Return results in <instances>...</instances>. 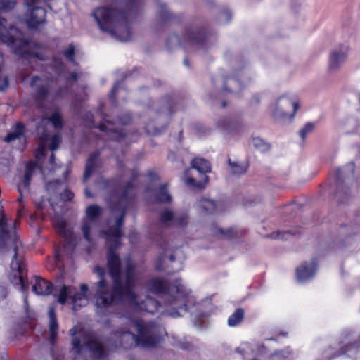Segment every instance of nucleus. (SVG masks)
<instances>
[{
	"mask_svg": "<svg viewBox=\"0 0 360 360\" xmlns=\"http://www.w3.org/2000/svg\"><path fill=\"white\" fill-rule=\"evenodd\" d=\"M350 333H347L345 335L344 339L340 342V349L333 356V357H338L342 355H348L349 352H357L360 347V342L359 341H351L349 338Z\"/></svg>",
	"mask_w": 360,
	"mask_h": 360,
	"instance_id": "412c9836",
	"label": "nucleus"
},
{
	"mask_svg": "<svg viewBox=\"0 0 360 360\" xmlns=\"http://www.w3.org/2000/svg\"><path fill=\"white\" fill-rule=\"evenodd\" d=\"M148 290L162 296L165 309L162 315L172 318L182 316L187 313L195 300L191 295V290L183 283L181 278H177L167 283L162 278H153L147 283Z\"/></svg>",
	"mask_w": 360,
	"mask_h": 360,
	"instance_id": "f03ea898",
	"label": "nucleus"
},
{
	"mask_svg": "<svg viewBox=\"0 0 360 360\" xmlns=\"http://www.w3.org/2000/svg\"><path fill=\"white\" fill-rule=\"evenodd\" d=\"M75 53V48L72 45H70L67 49L64 51V55L67 59L73 62L72 57Z\"/></svg>",
	"mask_w": 360,
	"mask_h": 360,
	"instance_id": "c03bdc74",
	"label": "nucleus"
},
{
	"mask_svg": "<svg viewBox=\"0 0 360 360\" xmlns=\"http://www.w3.org/2000/svg\"><path fill=\"white\" fill-rule=\"evenodd\" d=\"M118 84H116L114 87L112 88V91H111V94H113L115 91H117V86H118Z\"/></svg>",
	"mask_w": 360,
	"mask_h": 360,
	"instance_id": "4d7b16f0",
	"label": "nucleus"
},
{
	"mask_svg": "<svg viewBox=\"0 0 360 360\" xmlns=\"http://www.w3.org/2000/svg\"><path fill=\"white\" fill-rule=\"evenodd\" d=\"M292 353L289 347L285 348L281 350L275 351L270 356L271 360H285Z\"/></svg>",
	"mask_w": 360,
	"mask_h": 360,
	"instance_id": "c9c22d12",
	"label": "nucleus"
},
{
	"mask_svg": "<svg viewBox=\"0 0 360 360\" xmlns=\"http://www.w3.org/2000/svg\"><path fill=\"white\" fill-rule=\"evenodd\" d=\"M7 21L0 18V40L11 48L12 51L23 57H36L43 60L40 46L24 39L21 31L13 26L6 27Z\"/></svg>",
	"mask_w": 360,
	"mask_h": 360,
	"instance_id": "0eeeda50",
	"label": "nucleus"
},
{
	"mask_svg": "<svg viewBox=\"0 0 360 360\" xmlns=\"http://www.w3.org/2000/svg\"><path fill=\"white\" fill-rule=\"evenodd\" d=\"M124 11L118 12L109 7H98L94 10L92 16L99 29L121 41L131 39V33L127 17L139 7V0H126L122 2Z\"/></svg>",
	"mask_w": 360,
	"mask_h": 360,
	"instance_id": "7ed1b4c3",
	"label": "nucleus"
},
{
	"mask_svg": "<svg viewBox=\"0 0 360 360\" xmlns=\"http://www.w3.org/2000/svg\"><path fill=\"white\" fill-rule=\"evenodd\" d=\"M340 195H341V193L340 192H338L336 195V198H337V200L338 201H340V203H343L344 201L343 200H340Z\"/></svg>",
	"mask_w": 360,
	"mask_h": 360,
	"instance_id": "6e6d98bb",
	"label": "nucleus"
},
{
	"mask_svg": "<svg viewBox=\"0 0 360 360\" xmlns=\"http://www.w3.org/2000/svg\"><path fill=\"white\" fill-rule=\"evenodd\" d=\"M73 198V193L70 191H65L61 194V198L62 200L66 201V200H70Z\"/></svg>",
	"mask_w": 360,
	"mask_h": 360,
	"instance_id": "49530a36",
	"label": "nucleus"
},
{
	"mask_svg": "<svg viewBox=\"0 0 360 360\" xmlns=\"http://www.w3.org/2000/svg\"><path fill=\"white\" fill-rule=\"evenodd\" d=\"M85 195L88 198H91L93 196L87 188L85 189Z\"/></svg>",
	"mask_w": 360,
	"mask_h": 360,
	"instance_id": "5fc2aeb1",
	"label": "nucleus"
},
{
	"mask_svg": "<svg viewBox=\"0 0 360 360\" xmlns=\"http://www.w3.org/2000/svg\"><path fill=\"white\" fill-rule=\"evenodd\" d=\"M196 34L194 33V32H192V33H189L188 34V40L190 41V43L191 44H194V43H197V39H196Z\"/></svg>",
	"mask_w": 360,
	"mask_h": 360,
	"instance_id": "09e8293b",
	"label": "nucleus"
},
{
	"mask_svg": "<svg viewBox=\"0 0 360 360\" xmlns=\"http://www.w3.org/2000/svg\"><path fill=\"white\" fill-rule=\"evenodd\" d=\"M199 207L207 214H219L225 210V205L222 202H214L203 198L198 202Z\"/></svg>",
	"mask_w": 360,
	"mask_h": 360,
	"instance_id": "aec40b11",
	"label": "nucleus"
},
{
	"mask_svg": "<svg viewBox=\"0 0 360 360\" xmlns=\"http://www.w3.org/2000/svg\"><path fill=\"white\" fill-rule=\"evenodd\" d=\"M293 235L294 233L290 231L277 230L272 231L271 234L263 235V236L271 239L288 240Z\"/></svg>",
	"mask_w": 360,
	"mask_h": 360,
	"instance_id": "473e14b6",
	"label": "nucleus"
},
{
	"mask_svg": "<svg viewBox=\"0 0 360 360\" xmlns=\"http://www.w3.org/2000/svg\"><path fill=\"white\" fill-rule=\"evenodd\" d=\"M56 233L64 239L65 252L72 253L77 244V238L72 231V226H56Z\"/></svg>",
	"mask_w": 360,
	"mask_h": 360,
	"instance_id": "a211bd4d",
	"label": "nucleus"
},
{
	"mask_svg": "<svg viewBox=\"0 0 360 360\" xmlns=\"http://www.w3.org/2000/svg\"><path fill=\"white\" fill-rule=\"evenodd\" d=\"M229 165L231 169V172L235 175H241L245 174L248 168V165L246 162H240L237 161L231 162L229 160Z\"/></svg>",
	"mask_w": 360,
	"mask_h": 360,
	"instance_id": "cd10ccee",
	"label": "nucleus"
},
{
	"mask_svg": "<svg viewBox=\"0 0 360 360\" xmlns=\"http://www.w3.org/2000/svg\"><path fill=\"white\" fill-rule=\"evenodd\" d=\"M231 18V13L229 10L224 9L223 10L219 16V20L221 23H226L229 22Z\"/></svg>",
	"mask_w": 360,
	"mask_h": 360,
	"instance_id": "79ce46f5",
	"label": "nucleus"
},
{
	"mask_svg": "<svg viewBox=\"0 0 360 360\" xmlns=\"http://www.w3.org/2000/svg\"><path fill=\"white\" fill-rule=\"evenodd\" d=\"M15 5V0H0V10L4 12L13 10Z\"/></svg>",
	"mask_w": 360,
	"mask_h": 360,
	"instance_id": "58836bf2",
	"label": "nucleus"
},
{
	"mask_svg": "<svg viewBox=\"0 0 360 360\" xmlns=\"http://www.w3.org/2000/svg\"><path fill=\"white\" fill-rule=\"evenodd\" d=\"M190 172H191V169L187 170V171L186 172V174L187 175L188 174H189V173H190Z\"/></svg>",
	"mask_w": 360,
	"mask_h": 360,
	"instance_id": "774afa93",
	"label": "nucleus"
},
{
	"mask_svg": "<svg viewBox=\"0 0 360 360\" xmlns=\"http://www.w3.org/2000/svg\"><path fill=\"white\" fill-rule=\"evenodd\" d=\"M6 224H7V221H6V219L5 218H2V220L0 222V225L3 226V225H6Z\"/></svg>",
	"mask_w": 360,
	"mask_h": 360,
	"instance_id": "13d9d810",
	"label": "nucleus"
},
{
	"mask_svg": "<svg viewBox=\"0 0 360 360\" xmlns=\"http://www.w3.org/2000/svg\"><path fill=\"white\" fill-rule=\"evenodd\" d=\"M244 310L242 308L236 309L228 318V325L230 327H235L238 326L243 319Z\"/></svg>",
	"mask_w": 360,
	"mask_h": 360,
	"instance_id": "2f4dec72",
	"label": "nucleus"
},
{
	"mask_svg": "<svg viewBox=\"0 0 360 360\" xmlns=\"http://www.w3.org/2000/svg\"><path fill=\"white\" fill-rule=\"evenodd\" d=\"M52 67L53 68V71L56 72V74L58 75L59 77H67V74L60 60L56 59L54 60L53 61Z\"/></svg>",
	"mask_w": 360,
	"mask_h": 360,
	"instance_id": "4c0bfd02",
	"label": "nucleus"
},
{
	"mask_svg": "<svg viewBox=\"0 0 360 360\" xmlns=\"http://www.w3.org/2000/svg\"><path fill=\"white\" fill-rule=\"evenodd\" d=\"M105 227L106 229L100 231V236L105 239L108 248L107 265L112 285L110 288L104 278L105 269L100 266H96L94 272L99 278V281L94 285L95 292L93 302L96 314L108 315L116 306L124 302H127L135 310L149 314L155 313L158 308L162 307L160 302L150 296H145L143 299L138 298L134 290L138 279L135 262L130 256H127L124 259V266L122 268L121 259L115 252L121 245L122 226Z\"/></svg>",
	"mask_w": 360,
	"mask_h": 360,
	"instance_id": "f257e3e1",
	"label": "nucleus"
},
{
	"mask_svg": "<svg viewBox=\"0 0 360 360\" xmlns=\"http://www.w3.org/2000/svg\"><path fill=\"white\" fill-rule=\"evenodd\" d=\"M123 223L122 218L119 219L116 223V225L120 226Z\"/></svg>",
	"mask_w": 360,
	"mask_h": 360,
	"instance_id": "bf43d9fd",
	"label": "nucleus"
},
{
	"mask_svg": "<svg viewBox=\"0 0 360 360\" xmlns=\"http://www.w3.org/2000/svg\"><path fill=\"white\" fill-rule=\"evenodd\" d=\"M36 164L32 162H30L27 164L25 177L23 180V184L25 187L29 186L30 179H32L33 174L36 170Z\"/></svg>",
	"mask_w": 360,
	"mask_h": 360,
	"instance_id": "f704fd0d",
	"label": "nucleus"
},
{
	"mask_svg": "<svg viewBox=\"0 0 360 360\" xmlns=\"http://www.w3.org/2000/svg\"><path fill=\"white\" fill-rule=\"evenodd\" d=\"M91 226H82V231L84 235V238L89 242L91 243V238L89 236V233L91 231Z\"/></svg>",
	"mask_w": 360,
	"mask_h": 360,
	"instance_id": "a18cd8bd",
	"label": "nucleus"
},
{
	"mask_svg": "<svg viewBox=\"0 0 360 360\" xmlns=\"http://www.w3.org/2000/svg\"><path fill=\"white\" fill-rule=\"evenodd\" d=\"M318 269V262L316 258L310 262H304L296 269V278L299 283H304L311 281Z\"/></svg>",
	"mask_w": 360,
	"mask_h": 360,
	"instance_id": "2eb2a0df",
	"label": "nucleus"
},
{
	"mask_svg": "<svg viewBox=\"0 0 360 360\" xmlns=\"http://www.w3.org/2000/svg\"><path fill=\"white\" fill-rule=\"evenodd\" d=\"M53 161H54V155L52 154L51 156V158H50L51 164H53Z\"/></svg>",
	"mask_w": 360,
	"mask_h": 360,
	"instance_id": "680f3d73",
	"label": "nucleus"
},
{
	"mask_svg": "<svg viewBox=\"0 0 360 360\" xmlns=\"http://www.w3.org/2000/svg\"><path fill=\"white\" fill-rule=\"evenodd\" d=\"M32 291L37 295H49L52 293L53 284L40 276H35L32 281Z\"/></svg>",
	"mask_w": 360,
	"mask_h": 360,
	"instance_id": "6ab92c4d",
	"label": "nucleus"
},
{
	"mask_svg": "<svg viewBox=\"0 0 360 360\" xmlns=\"http://www.w3.org/2000/svg\"><path fill=\"white\" fill-rule=\"evenodd\" d=\"M252 145L255 148L261 152H266L270 148V146L267 142L258 136L252 137Z\"/></svg>",
	"mask_w": 360,
	"mask_h": 360,
	"instance_id": "72a5a7b5",
	"label": "nucleus"
},
{
	"mask_svg": "<svg viewBox=\"0 0 360 360\" xmlns=\"http://www.w3.org/2000/svg\"><path fill=\"white\" fill-rule=\"evenodd\" d=\"M155 200L160 203H170L172 200V196L169 194L167 185L165 184L160 186L154 192Z\"/></svg>",
	"mask_w": 360,
	"mask_h": 360,
	"instance_id": "a878e982",
	"label": "nucleus"
},
{
	"mask_svg": "<svg viewBox=\"0 0 360 360\" xmlns=\"http://www.w3.org/2000/svg\"><path fill=\"white\" fill-rule=\"evenodd\" d=\"M56 97V96H60V93L59 92H56L54 95Z\"/></svg>",
	"mask_w": 360,
	"mask_h": 360,
	"instance_id": "338daca9",
	"label": "nucleus"
},
{
	"mask_svg": "<svg viewBox=\"0 0 360 360\" xmlns=\"http://www.w3.org/2000/svg\"><path fill=\"white\" fill-rule=\"evenodd\" d=\"M69 79H72V80H76L77 79V74L71 73L69 76Z\"/></svg>",
	"mask_w": 360,
	"mask_h": 360,
	"instance_id": "864d4df0",
	"label": "nucleus"
},
{
	"mask_svg": "<svg viewBox=\"0 0 360 360\" xmlns=\"http://www.w3.org/2000/svg\"><path fill=\"white\" fill-rule=\"evenodd\" d=\"M162 222L174 221L175 223H186L187 214L174 213L169 210H165L160 216Z\"/></svg>",
	"mask_w": 360,
	"mask_h": 360,
	"instance_id": "393cba45",
	"label": "nucleus"
},
{
	"mask_svg": "<svg viewBox=\"0 0 360 360\" xmlns=\"http://www.w3.org/2000/svg\"><path fill=\"white\" fill-rule=\"evenodd\" d=\"M131 118L129 115H125L124 117L119 120L117 123H112L108 122L107 123L101 124L98 126L101 131H105L110 136L111 139L119 140L124 136L122 129H120L122 124H127L129 122Z\"/></svg>",
	"mask_w": 360,
	"mask_h": 360,
	"instance_id": "f3484780",
	"label": "nucleus"
},
{
	"mask_svg": "<svg viewBox=\"0 0 360 360\" xmlns=\"http://www.w3.org/2000/svg\"><path fill=\"white\" fill-rule=\"evenodd\" d=\"M6 296V290L4 286L0 285V300H3Z\"/></svg>",
	"mask_w": 360,
	"mask_h": 360,
	"instance_id": "8fccbe9b",
	"label": "nucleus"
},
{
	"mask_svg": "<svg viewBox=\"0 0 360 360\" xmlns=\"http://www.w3.org/2000/svg\"><path fill=\"white\" fill-rule=\"evenodd\" d=\"M8 78L6 77H5L4 78V85H0V91H4L8 86Z\"/></svg>",
	"mask_w": 360,
	"mask_h": 360,
	"instance_id": "3c124183",
	"label": "nucleus"
},
{
	"mask_svg": "<svg viewBox=\"0 0 360 360\" xmlns=\"http://www.w3.org/2000/svg\"><path fill=\"white\" fill-rule=\"evenodd\" d=\"M50 342L53 345L58 335V325L54 307L49 309Z\"/></svg>",
	"mask_w": 360,
	"mask_h": 360,
	"instance_id": "b1692460",
	"label": "nucleus"
},
{
	"mask_svg": "<svg viewBox=\"0 0 360 360\" xmlns=\"http://www.w3.org/2000/svg\"><path fill=\"white\" fill-rule=\"evenodd\" d=\"M265 201V198L262 195H252L245 199V205L251 207L259 204H262Z\"/></svg>",
	"mask_w": 360,
	"mask_h": 360,
	"instance_id": "e433bc0d",
	"label": "nucleus"
},
{
	"mask_svg": "<svg viewBox=\"0 0 360 360\" xmlns=\"http://www.w3.org/2000/svg\"><path fill=\"white\" fill-rule=\"evenodd\" d=\"M45 0H24V4L27 8V13L25 16V22L30 29L37 28L41 24L44 23L46 19V11L42 7Z\"/></svg>",
	"mask_w": 360,
	"mask_h": 360,
	"instance_id": "f8f14e48",
	"label": "nucleus"
},
{
	"mask_svg": "<svg viewBox=\"0 0 360 360\" xmlns=\"http://www.w3.org/2000/svg\"><path fill=\"white\" fill-rule=\"evenodd\" d=\"M353 172H354V165L352 163H350V164L347 165V166H345L342 168H340L338 170V174L340 177H341L342 176L349 175V174H352Z\"/></svg>",
	"mask_w": 360,
	"mask_h": 360,
	"instance_id": "a19ab883",
	"label": "nucleus"
},
{
	"mask_svg": "<svg viewBox=\"0 0 360 360\" xmlns=\"http://www.w3.org/2000/svg\"><path fill=\"white\" fill-rule=\"evenodd\" d=\"M11 251L10 281L20 291L29 288L27 269L24 261V248L17 232V226H0V253Z\"/></svg>",
	"mask_w": 360,
	"mask_h": 360,
	"instance_id": "20e7f679",
	"label": "nucleus"
},
{
	"mask_svg": "<svg viewBox=\"0 0 360 360\" xmlns=\"http://www.w3.org/2000/svg\"><path fill=\"white\" fill-rule=\"evenodd\" d=\"M56 84V81L48 78L41 79L34 77L32 79L31 85L36 91L37 98L43 100L51 94L52 89Z\"/></svg>",
	"mask_w": 360,
	"mask_h": 360,
	"instance_id": "dca6fc26",
	"label": "nucleus"
},
{
	"mask_svg": "<svg viewBox=\"0 0 360 360\" xmlns=\"http://www.w3.org/2000/svg\"><path fill=\"white\" fill-rule=\"evenodd\" d=\"M51 188H52V184L51 183L48 184V185H47V190L49 191H50Z\"/></svg>",
	"mask_w": 360,
	"mask_h": 360,
	"instance_id": "052dcab7",
	"label": "nucleus"
},
{
	"mask_svg": "<svg viewBox=\"0 0 360 360\" xmlns=\"http://www.w3.org/2000/svg\"><path fill=\"white\" fill-rule=\"evenodd\" d=\"M341 125L345 131L352 132L359 127L360 122L356 117L351 116L342 120Z\"/></svg>",
	"mask_w": 360,
	"mask_h": 360,
	"instance_id": "bb28decb",
	"label": "nucleus"
},
{
	"mask_svg": "<svg viewBox=\"0 0 360 360\" xmlns=\"http://www.w3.org/2000/svg\"><path fill=\"white\" fill-rule=\"evenodd\" d=\"M80 290H81V292H79L84 293V295H86V292L89 290V286L86 284L83 283L80 285Z\"/></svg>",
	"mask_w": 360,
	"mask_h": 360,
	"instance_id": "603ef678",
	"label": "nucleus"
},
{
	"mask_svg": "<svg viewBox=\"0 0 360 360\" xmlns=\"http://www.w3.org/2000/svg\"><path fill=\"white\" fill-rule=\"evenodd\" d=\"M181 348H182L183 349H187V348H188V347H186L185 345H182V346H181Z\"/></svg>",
	"mask_w": 360,
	"mask_h": 360,
	"instance_id": "69168bd1",
	"label": "nucleus"
},
{
	"mask_svg": "<svg viewBox=\"0 0 360 360\" xmlns=\"http://www.w3.org/2000/svg\"><path fill=\"white\" fill-rule=\"evenodd\" d=\"M37 207L38 210L42 209V206H41V204H37Z\"/></svg>",
	"mask_w": 360,
	"mask_h": 360,
	"instance_id": "0e129e2a",
	"label": "nucleus"
},
{
	"mask_svg": "<svg viewBox=\"0 0 360 360\" xmlns=\"http://www.w3.org/2000/svg\"><path fill=\"white\" fill-rule=\"evenodd\" d=\"M60 141H61V138L59 135L56 134V135L53 136L51 138V140L50 145H49V148L51 150H54L57 149L60 143Z\"/></svg>",
	"mask_w": 360,
	"mask_h": 360,
	"instance_id": "37998d69",
	"label": "nucleus"
},
{
	"mask_svg": "<svg viewBox=\"0 0 360 360\" xmlns=\"http://www.w3.org/2000/svg\"><path fill=\"white\" fill-rule=\"evenodd\" d=\"M102 214V208L96 205H92L86 209V217L89 222L95 221Z\"/></svg>",
	"mask_w": 360,
	"mask_h": 360,
	"instance_id": "c85d7f7f",
	"label": "nucleus"
},
{
	"mask_svg": "<svg viewBox=\"0 0 360 360\" xmlns=\"http://www.w3.org/2000/svg\"><path fill=\"white\" fill-rule=\"evenodd\" d=\"M129 322L138 334H134L129 329L117 330L113 334L117 339L115 347L127 349L134 344L143 348H154L161 342L165 329L160 325L154 321L143 323L139 319H131Z\"/></svg>",
	"mask_w": 360,
	"mask_h": 360,
	"instance_id": "423d86ee",
	"label": "nucleus"
},
{
	"mask_svg": "<svg viewBox=\"0 0 360 360\" xmlns=\"http://www.w3.org/2000/svg\"><path fill=\"white\" fill-rule=\"evenodd\" d=\"M192 169L198 171L200 175V180H195L193 177L187 176L185 179L186 186L194 188H202L207 183L208 178L206 173L210 171V163L202 158H195L191 162Z\"/></svg>",
	"mask_w": 360,
	"mask_h": 360,
	"instance_id": "ddd939ff",
	"label": "nucleus"
},
{
	"mask_svg": "<svg viewBox=\"0 0 360 360\" xmlns=\"http://www.w3.org/2000/svg\"><path fill=\"white\" fill-rule=\"evenodd\" d=\"M294 208H295V207H294V206H289V207H288V210L289 211H291V210H294Z\"/></svg>",
	"mask_w": 360,
	"mask_h": 360,
	"instance_id": "e2e57ef3",
	"label": "nucleus"
},
{
	"mask_svg": "<svg viewBox=\"0 0 360 360\" xmlns=\"http://www.w3.org/2000/svg\"><path fill=\"white\" fill-rule=\"evenodd\" d=\"M73 336L72 339L71 352L74 354V360H87L84 357L86 350H88L91 355L96 359H100L105 356V351L103 344L92 338H86L83 335H75V329L70 330Z\"/></svg>",
	"mask_w": 360,
	"mask_h": 360,
	"instance_id": "6e6552de",
	"label": "nucleus"
},
{
	"mask_svg": "<svg viewBox=\"0 0 360 360\" xmlns=\"http://www.w3.org/2000/svg\"><path fill=\"white\" fill-rule=\"evenodd\" d=\"M108 181L103 179V178L100 179L98 181V186L101 188H104L105 187H107L108 184Z\"/></svg>",
	"mask_w": 360,
	"mask_h": 360,
	"instance_id": "de8ad7c7",
	"label": "nucleus"
},
{
	"mask_svg": "<svg viewBox=\"0 0 360 360\" xmlns=\"http://www.w3.org/2000/svg\"><path fill=\"white\" fill-rule=\"evenodd\" d=\"M300 105V100L295 94H283L271 103V115L276 120H292L295 116Z\"/></svg>",
	"mask_w": 360,
	"mask_h": 360,
	"instance_id": "1a4fd4ad",
	"label": "nucleus"
},
{
	"mask_svg": "<svg viewBox=\"0 0 360 360\" xmlns=\"http://www.w3.org/2000/svg\"><path fill=\"white\" fill-rule=\"evenodd\" d=\"M211 231L220 238L232 239L238 237L235 226H229L226 229L220 226H212Z\"/></svg>",
	"mask_w": 360,
	"mask_h": 360,
	"instance_id": "4be33fe9",
	"label": "nucleus"
},
{
	"mask_svg": "<svg viewBox=\"0 0 360 360\" xmlns=\"http://www.w3.org/2000/svg\"><path fill=\"white\" fill-rule=\"evenodd\" d=\"M155 228V235L151 236L161 249L157 259L155 268L167 274H174L183 269L186 255L182 245H179V238L169 234V226H152Z\"/></svg>",
	"mask_w": 360,
	"mask_h": 360,
	"instance_id": "39448f33",
	"label": "nucleus"
},
{
	"mask_svg": "<svg viewBox=\"0 0 360 360\" xmlns=\"http://www.w3.org/2000/svg\"><path fill=\"white\" fill-rule=\"evenodd\" d=\"M348 56V47L339 46L333 49L328 56V69L330 72L338 71L347 60Z\"/></svg>",
	"mask_w": 360,
	"mask_h": 360,
	"instance_id": "4468645a",
	"label": "nucleus"
},
{
	"mask_svg": "<svg viewBox=\"0 0 360 360\" xmlns=\"http://www.w3.org/2000/svg\"><path fill=\"white\" fill-rule=\"evenodd\" d=\"M97 156V153H92L87 160L83 177L84 181H86L91 175L92 172L94 171V169L96 167V160Z\"/></svg>",
	"mask_w": 360,
	"mask_h": 360,
	"instance_id": "7c9ffc66",
	"label": "nucleus"
},
{
	"mask_svg": "<svg viewBox=\"0 0 360 360\" xmlns=\"http://www.w3.org/2000/svg\"><path fill=\"white\" fill-rule=\"evenodd\" d=\"M40 110H42V118L41 125L37 127V133L40 135L41 144L35 152V155L37 159H40L44 155L46 150V142L48 140L49 134L46 129H44V125L51 123L56 129H61L63 127L62 116L59 111H54L50 117H48V113L42 110V106L39 105Z\"/></svg>",
	"mask_w": 360,
	"mask_h": 360,
	"instance_id": "9d476101",
	"label": "nucleus"
},
{
	"mask_svg": "<svg viewBox=\"0 0 360 360\" xmlns=\"http://www.w3.org/2000/svg\"><path fill=\"white\" fill-rule=\"evenodd\" d=\"M314 129V124L311 122L307 123L299 131V134L302 140L311 134Z\"/></svg>",
	"mask_w": 360,
	"mask_h": 360,
	"instance_id": "ea45409f",
	"label": "nucleus"
},
{
	"mask_svg": "<svg viewBox=\"0 0 360 360\" xmlns=\"http://www.w3.org/2000/svg\"><path fill=\"white\" fill-rule=\"evenodd\" d=\"M241 72H236L228 77L224 82V87L233 93H239L243 89L242 84L238 81V77H242Z\"/></svg>",
	"mask_w": 360,
	"mask_h": 360,
	"instance_id": "5701e85b",
	"label": "nucleus"
},
{
	"mask_svg": "<svg viewBox=\"0 0 360 360\" xmlns=\"http://www.w3.org/2000/svg\"><path fill=\"white\" fill-rule=\"evenodd\" d=\"M70 300L72 304V309L74 311L79 310L88 302V298L84 293H80L77 288L72 285H63L57 295V301L62 305L66 304Z\"/></svg>",
	"mask_w": 360,
	"mask_h": 360,
	"instance_id": "9b49d317",
	"label": "nucleus"
},
{
	"mask_svg": "<svg viewBox=\"0 0 360 360\" xmlns=\"http://www.w3.org/2000/svg\"><path fill=\"white\" fill-rule=\"evenodd\" d=\"M24 133V126L21 123L15 125V128L4 139L5 141L11 142L15 139H22Z\"/></svg>",
	"mask_w": 360,
	"mask_h": 360,
	"instance_id": "c756f323",
	"label": "nucleus"
}]
</instances>
